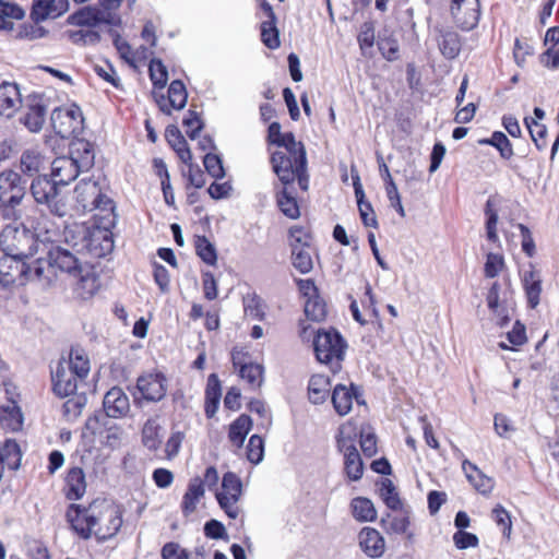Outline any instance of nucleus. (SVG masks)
<instances>
[{
  "mask_svg": "<svg viewBox=\"0 0 559 559\" xmlns=\"http://www.w3.org/2000/svg\"><path fill=\"white\" fill-rule=\"evenodd\" d=\"M75 201L82 212L99 211L97 221L90 233L87 249L96 255H105L114 247L110 228L115 225L114 202L102 193L98 182L92 179L81 180L75 189Z\"/></svg>",
  "mask_w": 559,
  "mask_h": 559,
  "instance_id": "1",
  "label": "nucleus"
},
{
  "mask_svg": "<svg viewBox=\"0 0 559 559\" xmlns=\"http://www.w3.org/2000/svg\"><path fill=\"white\" fill-rule=\"evenodd\" d=\"M67 519L84 539L92 534L99 539H108L117 534L122 524L118 508L107 500H94L88 507L71 504Z\"/></svg>",
  "mask_w": 559,
  "mask_h": 559,
  "instance_id": "2",
  "label": "nucleus"
},
{
  "mask_svg": "<svg viewBox=\"0 0 559 559\" xmlns=\"http://www.w3.org/2000/svg\"><path fill=\"white\" fill-rule=\"evenodd\" d=\"M81 169L68 156L56 157L51 162V173L49 176H38L37 204L46 205L47 209L57 216L66 214V204L59 199L58 187L67 186L73 181Z\"/></svg>",
  "mask_w": 559,
  "mask_h": 559,
  "instance_id": "3",
  "label": "nucleus"
},
{
  "mask_svg": "<svg viewBox=\"0 0 559 559\" xmlns=\"http://www.w3.org/2000/svg\"><path fill=\"white\" fill-rule=\"evenodd\" d=\"M8 368L0 361L1 384L4 388L5 402L0 403V427L5 432H17L23 428L24 416L20 406L21 394L17 386L5 377Z\"/></svg>",
  "mask_w": 559,
  "mask_h": 559,
  "instance_id": "4",
  "label": "nucleus"
},
{
  "mask_svg": "<svg viewBox=\"0 0 559 559\" xmlns=\"http://www.w3.org/2000/svg\"><path fill=\"white\" fill-rule=\"evenodd\" d=\"M83 265L70 251L56 247L48 251L46 258L37 259V280L49 285L55 280L57 270L76 276Z\"/></svg>",
  "mask_w": 559,
  "mask_h": 559,
  "instance_id": "5",
  "label": "nucleus"
},
{
  "mask_svg": "<svg viewBox=\"0 0 559 559\" xmlns=\"http://www.w3.org/2000/svg\"><path fill=\"white\" fill-rule=\"evenodd\" d=\"M357 436L356 429L346 424L340 427L336 438L337 449L344 454V472L352 481L359 480L364 474V463L355 444Z\"/></svg>",
  "mask_w": 559,
  "mask_h": 559,
  "instance_id": "6",
  "label": "nucleus"
},
{
  "mask_svg": "<svg viewBox=\"0 0 559 559\" xmlns=\"http://www.w3.org/2000/svg\"><path fill=\"white\" fill-rule=\"evenodd\" d=\"M346 341L335 329L319 330L313 341V348L317 359L326 365L340 362L344 359Z\"/></svg>",
  "mask_w": 559,
  "mask_h": 559,
  "instance_id": "7",
  "label": "nucleus"
},
{
  "mask_svg": "<svg viewBox=\"0 0 559 559\" xmlns=\"http://www.w3.org/2000/svg\"><path fill=\"white\" fill-rule=\"evenodd\" d=\"M32 269L20 255L0 258V285L3 288L24 286L31 278Z\"/></svg>",
  "mask_w": 559,
  "mask_h": 559,
  "instance_id": "8",
  "label": "nucleus"
},
{
  "mask_svg": "<svg viewBox=\"0 0 559 559\" xmlns=\"http://www.w3.org/2000/svg\"><path fill=\"white\" fill-rule=\"evenodd\" d=\"M242 485L240 478L231 472L224 474L222 480V490L216 492V499L219 507L230 519H237L240 513L238 506L241 496Z\"/></svg>",
  "mask_w": 559,
  "mask_h": 559,
  "instance_id": "9",
  "label": "nucleus"
},
{
  "mask_svg": "<svg viewBox=\"0 0 559 559\" xmlns=\"http://www.w3.org/2000/svg\"><path fill=\"white\" fill-rule=\"evenodd\" d=\"M83 116L76 105L69 108H56L51 114V126L61 138L70 139L82 129Z\"/></svg>",
  "mask_w": 559,
  "mask_h": 559,
  "instance_id": "10",
  "label": "nucleus"
},
{
  "mask_svg": "<svg viewBox=\"0 0 559 559\" xmlns=\"http://www.w3.org/2000/svg\"><path fill=\"white\" fill-rule=\"evenodd\" d=\"M450 13L459 28L472 31L480 19L479 0H451Z\"/></svg>",
  "mask_w": 559,
  "mask_h": 559,
  "instance_id": "11",
  "label": "nucleus"
},
{
  "mask_svg": "<svg viewBox=\"0 0 559 559\" xmlns=\"http://www.w3.org/2000/svg\"><path fill=\"white\" fill-rule=\"evenodd\" d=\"M81 382L66 366V358H61L51 369L52 392L61 399L74 395Z\"/></svg>",
  "mask_w": 559,
  "mask_h": 559,
  "instance_id": "12",
  "label": "nucleus"
},
{
  "mask_svg": "<svg viewBox=\"0 0 559 559\" xmlns=\"http://www.w3.org/2000/svg\"><path fill=\"white\" fill-rule=\"evenodd\" d=\"M136 389L145 401L158 402L166 395V379L159 373H147L138 378Z\"/></svg>",
  "mask_w": 559,
  "mask_h": 559,
  "instance_id": "13",
  "label": "nucleus"
},
{
  "mask_svg": "<svg viewBox=\"0 0 559 559\" xmlns=\"http://www.w3.org/2000/svg\"><path fill=\"white\" fill-rule=\"evenodd\" d=\"M23 197L21 177L13 170H5L0 174V202L15 206Z\"/></svg>",
  "mask_w": 559,
  "mask_h": 559,
  "instance_id": "14",
  "label": "nucleus"
},
{
  "mask_svg": "<svg viewBox=\"0 0 559 559\" xmlns=\"http://www.w3.org/2000/svg\"><path fill=\"white\" fill-rule=\"evenodd\" d=\"M105 415L110 418L126 417L130 412V401L121 388H111L104 396Z\"/></svg>",
  "mask_w": 559,
  "mask_h": 559,
  "instance_id": "15",
  "label": "nucleus"
},
{
  "mask_svg": "<svg viewBox=\"0 0 559 559\" xmlns=\"http://www.w3.org/2000/svg\"><path fill=\"white\" fill-rule=\"evenodd\" d=\"M360 396L359 388L352 383L350 386L337 384L333 389L331 399L335 412L340 416H345L352 411L354 400H356L358 404L365 403L360 401Z\"/></svg>",
  "mask_w": 559,
  "mask_h": 559,
  "instance_id": "16",
  "label": "nucleus"
},
{
  "mask_svg": "<svg viewBox=\"0 0 559 559\" xmlns=\"http://www.w3.org/2000/svg\"><path fill=\"white\" fill-rule=\"evenodd\" d=\"M79 281L74 287V294L82 300L92 298L99 288V278L95 267L90 264H84L76 273Z\"/></svg>",
  "mask_w": 559,
  "mask_h": 559,
  "instance_id": "17",
  "label": "nucleus"
},
{
  "mask_svg": "<svg viewBox=\"0 0 559 559\" xmlns=\"http://www.w3.org/2000/svg\"><path fill=\"white\" fill-rule=\"evenodd\" d=\"M435 32L441 55L450 60L456 58L462 47L460 35L451 27L445 26H435Z\"/></svg>",
  "mask_w": 559,
  "mask_h": 559,
  "instance_id": "18",
  "label": "nucleus"
},
{
  "mask_svg": "<svg viewBox=\"0 0 559 559\" xmlns=\"http://www.w3.org/2000/svg\"><path fill=\"white\" fill-rule=\"evenodd\" d=\"M273 171L283 186H289L294 182L297 158L287 152L276 151L271 156Z\"/></svg>",
  "mask_w": 559,
  "mask_h": 559,
  "instance_id": "19",
  "label": "nucleus"
},
{
  "mask_svg": "<svg viewBox=\"0 0 559 559\" xmlns=\"http://www.w3.org/2000/svg\"><path fill=\"white\" fill-rule=\"evenodd\" d=\"M69 158L81 171L88 170L94 165L95 154L93 144L85 139L75 138L69 143Z\"/></svg>",
  "mask_w": 559,
  "mask_h": 559,
  "instance_id": "20",
  "label": "nucleus"
},
{
  "mask_svg": "<svg viewBox=\"0 0 559 559\" xmlns=\"http://www.w3.org/2000/svg\"><path fill=\"white\" fill-rule=\"evenodd\" d=\"M358 543L362 552L369 558H379L384 554L383 536L373 527H364L358 534Z\"/></svg>",
  "mask_w": 559,
  "mask_h": 559,
  "instance_id": "21",
  "label": "nucleus"
},
{
  "mask_svg": "<svg viewBox=\"0 0 559 559\" xmlns=\"http://www.w3.org/2000/svg\"><path fill=\"white\" fill-rule=\"evenodd\" d=\"M187 98L188 93L185 84L180 80H175L168 87V102H166L164 95H160L159 98H156V103L164 114L170 115L173 108L182 109L187 104Z\"/></svg>",
  "mask_w": 559,
  "mask_h": 559,
  "instance_id": "22",
  "label": "nucleus"
},
{
  "mask_svg": "<svg viewBox=\"0 0 559 559\" xmlns=\"http://www.w3.org/2000/svg\"><path fill=\"white\" fill-rule=\"evenodd\" d=\"M522 284L525 290L528 306L536 308L540 300L542 294V275L540 272L530 266L523 271Z\"/></svg>",
  "mask_w": 559,
  "mask_h": 559,
  "instance_id": "23",
  "label": "nucleus"
},
{
  "mask_svg": "<svg viewBox=\"0 0 559 559\" xmlns=\"http://www.w3.org/2000/svg\"><path fill=\"white\" fill-rule=\"evenodd\" d=\"M66 366L69 370L76 376L81 381H84L91 371V361L87 353L80 346H72L68 358H66Z\"/></svg>",
  "mask_w": 559,
  "mask_h": 559,
  "instance_id": "24",
  "label": "nucleus"
},
{
  "mask_svg": "<svg viewBox=\"0 0 559 559\" xmlns=\"http://www.w3.org/2000/svg\"><path fill=\"white\" fill-rule=\"evenodd\" d=\"M353 177V185L355 190V197L357 199V205L359 210V214L362 221V224L367 227H378V221L374 214V211L372 209V205L369 202L365 201V192L362 189V186L360 183L359 175L356 173L354 175L352 173Z\"/></svg>",
  "mask_w": 559,
  "mask_h": 559,
  "instance_id": "25",
  "label": "nucleus"
},
{
  "mask_svg": "<svg viewBox=\"0 0 559 559\" xmlns=\"http://www.w3.org/2000/svg\"><path fill=\"white\" fill-rule=\"evenodd\" d=\"M21 102V94L16 84L2 83L0 85V115L13 116Z\"/></svg>",
  "mask_w": 559,
  "mask_h": 559,
  "instance_id": "26",
  "label": "nucleus"
},
{
  "mask_svg": "<svg viewBox=\"0 0 559 559\" xmlns=\"http://www.w3.org/2000/svg\"><path fill=\"white\" fill-rule=\"evenodd\" d=\"M462 468L467 479L477 491L483 495L491 492L495 484L492 478L486 476L475 464L468 460L463 461Z\"/></svg>",
  "mask_w": 559,
  "mask_h": 559,
  "instance_id": "27",
  "label": "nucleus"
},
{
  "mask_svg": "<svg viewBox=\"0 0 559 559\" xmlns=\"http://www.w3.org/2000/svg\"><path fill=\"white\" fill-rule=\"evenodd\" d=\"M233 364L239 366V376L252 388H259L263 382V367L259 364L242 362L240 353H233Z\"/></svg>",
  "mask_w": 559,
  "mask_h": 559,
  "instance_id": "28",
  "label": "nucleus"
},
{
  "mask_svg": "<svg viewBox=\"0 0 559 559\" xmlns=\"http://www.w3.org/2000/svg\"><path fill=\"white\" fill-rule=\"evenodd\" d=\"M68 22L71 25L93 27L100 22H107L109 24L116 25L120 22V19L111 17L110 20H106L99 11H96L91 8H85L70 15L68 17Z\"/></svg>",
  "mask_w": 559,
  "mask_h": 559,
  "instance_id": "29",
  "label": "nucleus"
},
{
  "mask_svg": "<svg viewBox=\"0 0 559 559\" xmlns=\"http://www.w3.org/2000/svg\"><path fill=\"white\" fill-rule=\"evenodd\" d=\"M86 491L85 475L82 468L73 467L69 469L66 477V497L69 500L81 499Z\"/></svg>",
  "mask_w": 559,
  "mask_h": 559,
  "instance_id": "30",
  "label": "nucleus"
},
{
  "mask_svg": "<svg viewBox=\"0 0 559 559\" xmlns=\"http://www.w3.org/2000/svg\"><path fill=\"white\" fill-rule=\"evenodd\" d=\"M21 457L20 445L15 440L9 439L0 443V480L3 476L4 466L16 469L20 466Z\"/></svg>",
  "mask_w": 559,
  "mask_h": 559,
  "instance_id": "31",
  "label": "nucleus"
},
{
  "mask_svg": "<svg viewBox=\"0 0 559 559\" xmlns=\"http://www.w3.org/2000/svg\"><path fill=\"white\" fill-rule=\"evenodd\" d=\"M165 138L168 144L177 153V156L182 163H190L192 159V153L187 144L186 139L181 134V131L176 126H168L165 131Z\"/></svg>",
  "mask_w": 559,
  "mask_h": 559,
  "instance_id": "32",
  "label": "nucleus"
},
{
  "mask_svg": "<svg viewBox=\"0 0 559 559\" xmlns=\"http://www.w3.org/2000/svg\"><path fill=\"white\" fill-rule=\"evenodd\" d=\"M69 9L68 0H37V22L55 20Z\"/></svg>",
  "mask_w": 559,
  "mask_h": 559,
  "instance_id": "33",
  "label": "nucleus"
},
{
  "mask_svg": "<svg viewBox=\"0 0 559 559\" xmlns=\"http://www.w3.org/2000/svg\"><path fill=\"white\" fill-rule=\"evenodd\" d=\"M331 390L330 378L323 374H313L308 384L309 400L313 404L325 402Z\"/></svg>",
  "mask_w": 559,
  "mask_h": 559,
  "instance_id": "34",
  "label": "nucleus"
},
{
  "mask_svg": "<svg viewBox=\"0 0 559 559\" xmlns=\"http://www.w3.org/2000/svg\"><path fill=\"white\" fill-rule=\"evenodd\" d=\"M204 496V486L200 478H193L182 498V511L186 515L192 513L197 509V503Z\"/></svg>",
  "mask_w": 559,
  "mask_h": 559,
  "instance_id": "35",
  "label": "nucleus"
},
{
  "mask_svg": "<svg viewBox=\"0 0 559 559\" xmlns=\"http://www.w3.org/2000/svg\"><path fill=\"white\" fill-rule=\"evenodd\" d=\"M252 420L248 415H240L229 426L228 439L237 448H241L251 428Z\"/></svg>",
  "mask_w": 559,
  "mask_h": 559,
  "instance_id": "36",
  "label": "nucleus"
},
{
  "mask_svg": "<svg viewBox=\"0 0 559 559\" xmlns=\"http://www.w3.org/2000/svg\"><path fill=\"white\" fill-rule=\"evenodd\" d=\"M24 10L12 2L0 0V29L11 31L13 28L12 20H23Z\"/></svg>",
  "mask_w": 559,
  "mask_h": 559,
  "instance_id": "37",
  "label": "nucleus"
},
{
  "mask_svg": "<svg viewBox=\"0 0 559 559\" xmlns=\"http://www.w3.org/2000/svg\"><path fill=\"white\" fill-rule=\"evenodd\" d=\"M353 515L360 522H372L377 518V511L371 500L357 497L352 500L350 503Z\"/></svg>",
  "mask_w": 559,
  "mask_h": 559,
  "instance_id": "38",
  "label": "nucleus"
},
{
  "mask_svg": "<svg viewBox=\"0 0 559 559\" xmlns=\"http://www.w3.org/2000/svg\"><path fill=\"white\" fill-rule=\"evenodd\" d=\"M276 199L278 207L285 216L293 219L299 217V206L294 194L289 192L288 186H283L282 190L276 193Z\"/></svg>",
  "mask_w": 559,
  "mask_h": 559,
  "instance_id": "39",
  "label": "nucleus"
},
{
  "mask_svg": "<svg viewBox=\"0 0 559 559\" xmlns=\"http://www.w3.org/2000/svg\"><path fill=\"white\" fill-rule=\"evenodd\" d=\"M381 523L385 526L388 533L406 534L408 539L413 538V533L408 531L411 521L409 516L404 513L400 515L388 514L382 518Z\"/></svg>",
  "mask_w": 559,
  "mask_h": 559,
  "instance_id": "40",
  "label": "nucleus"
},
{
  "mask_svg": "<svg viewBox=\"0 0 559 559\" xmlns=\"http://www.w3.org/2000/svg\"><path fill=\"white\" fill-rule=\"evenodd\" d=\"M292 261L294 267L301 274L309 273L313 267L310 247L304 248L300 245H293Z\"/></svg>",
  "mask_w": 559,
  "mask_h": 559,
  "instance_id": "41",
  "label": "nucleus"
},
{
  "mask_svg": "<svg viewBox=\"0 0 559 559\" xmlns=\"http://www.w3.org/2000/svg\"><path fill=\"white\" fill-rule=\"evenodd\" d=\"M275 145L285 148V152L289 155H294L299 162V165L305 163V158L307 157L305 146L301 142L296 141L292 132L283 133Z\"/></svg>",
  "mask_w": 559,
  "mask_h": 559,
  "instance_id": "42",
  "label": "nucleus"
},
{
  "mask_svg": "<svg viewBox=\"0 0 559 559\" xmlns=\"http://www.w3.org/2000/svg\"><path fill=\"white\" fill-rule=\"evenodd\" d=\"M478 143L480 145L495 146L499 151L500 156L504 159H510L513 156L512 144L501 131H495L489 139H481Z\"/></svg>",
  "mask_w": 559,
  "mask_h": 559,
  "instance_id": "43",
  "label": "nucleus"
},
{
  "mask_svg": "<svg viewBox=\"0 0 559 559\" xmlns=\"http://www.w3.org/2000/svg\"><path fill=\"white\" fill-rule=\"evenodd\" d=\"M71 396L72 397L67 400L62 406V413L67 421L76 420L81 416L87 403V397L85 394L75 393L74 395Z\"/></svg>",
  "mask_w": 559,
  "mask_h": 559,
  "instance_id": "44",
  "label": "nucleus"
},
{
  "mask_svg": "<svg viewBox=\"0 0 559 559\" xmlns=\"http://www.w3.org/2000/svg\"><path fill=\"white\" fill-rule=\"evenodd\" d=\"M160 426L156 419H147L142 429L143 444L151 451H156L160 445Z\"/></svg>",
  "mask_w": 559,
  "mask_h": 559,
  "instance_id": "45",
  "label": "nucleus"
},
{
  "mask_svg": "<svg viewBox=\"0 0 559 559\" xmlns=\"http://www.w3.org/2000/svg\"><path fill=\"white\" fill-rule=\"evenodd\" d=\"M380 496L389 509L394 511L401 509L402 502L391 479L384 478L381 481Z\"/></svg>",
  "mask_w": 559,
  "mask_h": 559,
  "instance_id": "46",
  "label": "nucleus"
},
{
  "mask_svg": "<svg viewBox=\"0 0 559 559\" xmlns=\"http://www.w3.org/2000/svg\"><path fill=\"white\" fill-rule=\"evenodd\" d=\"M195 250L197 254L201 258L203 262L209 265H214L217 261L216 249L213 243H211L206 237L198 236L195 239Z\"/></svg>",
  "mask_w": 559,
  "mask_h": 559,
  "instance_id": "47",
  "label": "nucleus"
},
{
  "mask_svg": "<svg viewBox=\"0 0 559 559\" xmlns=\"http://www.w3.org/2000/svg\"><path fill=\"white\" fill-rule=\"evenodd\" d=\"M525 124L536 147L543 150L546 146V126L538 122L535 118H525Z\"/></svg>",
  "mask_w": 559,
  "mask_h": 559,
  "instance_id": "48",
  "label": "nucleus"
},
{
  "mask_svg": "<svg viewBox=\"0 0 559 559\" xmlns=\"http://www.w3.org/2000/svg\"><path fill=\"white\" fill-rule=\"evenodd\" d=\"M261 39L270 49L280 47L278 29L276 21H264L261 25Z\"/></svg>",
  "mask_w": 559,
  "mask_h": 559,
  "instance_id": "49",
  "label": "nucleus"
},
{
  "mask_svg": "<svg viewBox=\"0 0 559 559\" xmlns=\"http://www.w3.org/2000/svg\"><path fill=\"white\" fill-rule=\"evenodd\" d=\"M148 71L153 85L157 88L165 87L168 80V72L159 59L151 60Z\"/></svg>",
  "mask_w": 559,
  "mask_h": 559,
  "instance_id": "50",
  "label": "nucleus"
},
{
  "mask_svg": "<svg viewBox=\"0 0 559 559\" xmlns=\"http://www.w3.org/2000/svg\"><path fill=\"white\" fill-rule=\"evenodd\" d=\"M359 47L362 55H367V51L374 45V23L371 21L364 22L360 26V31L357 37Z\"/></svg>",
  "mask_w": 559,
  "mask_h": 559,
  "instance_id": "51",
  "label": "nucleus"
},
{
  "mask_svg": "<svg viewBox=\"0 0 559 559\" xmlns=\"http://www.w3.org/2000/svg\"><path fill=\"white\" fill-rule=\"evenodd\" d=\"M264 456V441L258 436L250 437L247 445V457L253 464H259Z\"/></svg>",
  "mask_w": 559,
  "mask_h": 559,
  "instance_id": "52",
  "label": "nucleus"
},
{
  "mask_svg": "<svg viewBox=\"0 0 559 559\" xmlns=\"http://www.w3.org/2000/svg\"><path fill=\"white\" fill-rule=\"evenodd\" d=\"M106 418L107 416L102 413H95L94 415L90 416L85 421L83 436L95 437L96 435L103 433L104 427L107 421Z\"/></svg>",
  "mask_w": 559,
  "mask_h": 559,
  "instance_id": "53",
  "label": "nucleus"
},
{
  "mask_svg": "<svg viewBox=\"0 0 559 559\" xmlns=\"http://www.w3.org/2000/svg\"><path fill=\"white\" fill-rule=\"evenodd\" d=\"M203 164L210 176H212L215 179L224 178L225 170L223 167V162L219 156L207 153L203 158Z\"/></svg>",
  "mask_w": 559,
  "mask_h": 559,
  "instance_id": "54",
  "label": "nucleus"
},
{
  "mask_svg": "<svg viewBox=\"0 0 559 559\" xmlns=\"http://www.w3.org/2000/svg\"><path fill=\"white\" fill-rule=\"evenodd\" d=\"M69 37L74 44L95 45L100 40L98 32L93 29H80L70 32Z\"/></svg>",
  "mask_w": 559,
  "mask_h": 559,
  "instance_id": "55",
  "label": "nucleus"
},
{
  "mask_svg": "<svg viewBox=\"0 0 559 559\" xmlns=\"http://www.w3.org/2000/svg\"><path fill=\"white\" fill-rule=\"evenodd\" d=\"M163 559H190V552L182 548L178 543H166L160 551Z\"/></svg>",
  "mask_w": 559,
  "mask_h": 559,
  "instance_id": "56",
  "label": "nucleus"
},
{
  "mask_svg": "<svg viewBox=\"0 0 559 559\" xmlns=\"http://www.w3.org/2000/svg\"><path fill=\"white\" fill-rule=\"evenodd\" d=\"M305 313L312 321H321L325 318V305L319 299H308L305 304Z\"/></svg>",
  "mask_w": 559,
  "mask_h": 559,
  "instance_id": "57",
  "label": "nucleus"
},
{
  "mask_svg": "<svg viewBox=\"0 0 559 559\" xmlns=\"http://www.w3.org/2000/svg\"><path fill=\"white\" fill-rule=\"evenodd\" d=\"M492 516L498 526L502 527L504 536L509 537L512 530L510 513L500 504L492 510Z\"/></svg>",
  "mask_w": 559,
  "mask_h": 559,
  "instance_id": "58",
  "label": "nucleus"
},
{
  "mask_svg": "<svg viewBox=\"0 0 559 559\" xmlns=\"http://www.w3.org/2000/svg\"><path fill=\"white\" fill-rule=\"evenodd\" d=\"M183 126L187 128V134L191 140H194L203 128V123L194 110L188 111V116L183 119Z\"/></svg>",
  "mask_w": 559,
  "mask_h": 559,
  "instance_id": "59",
  "label": "nucleus"
},
{
  "mask_svg": "<svg viewBox=\"0 0 559 559\" xmlns=\"http://www.w3.org/2000/svg\"><path fill=\"white\" fill-rule=\"evenodd\" d=\"M503 267V258L497 253H488L485 263L486 277H496Z\"/></svg>",
  "mask_w": 559,
  "mask_h": 559,
  "instance_id": "60",
  "label": "nucleus"
},
{
  "mask_svg": "<svg viewBox=\"0 0 559 559\" xmlns=\"http://www.w3.org/2000/svg\"><path fill=\"white\" fill-rule=\"evenodd\" d=\"M453 542L456 548L466 549L469 547H476L478 545V537L465 531H457L453 535Z\"/></svg>",
  "mask_w": 559,
  "mask_h": 559,
  "instance_id": "61",
  "label": "nucleus"
},
{
  "mask_svg": "<svg viewBox=\"0 0 559 559\" xmlns=\"http://www.w3.org/2000/svg\"><path fill=\"white\" fill-rule=\"evenodd\" d=\"M379 50L381 51L382 56L389 60L393 61L397 59L399 53V44L396 39L394 38H384L379 40L378 43Z\"/></svg>",
  "mask_w": 559,
  "mask_h": 559,
  "instance_id": "62",
  "label": "nucleus"
},
{
  "mask_svg": "<svg viewBox=\"0 0 559 559\" xmlns=\"http://www.w3.org/2000/svg\"><path fill=\"white\" fill-rule=\"evenodd\" d=\"M360 448L368 457L377 453V437L372 432L360 431Z\"/></svg>",
  "mask_w": 559,
  "mask_h": 559,
  "instance_id": "63",
  "label": "nucleus"
},
{
  "mask_svg": "<svg viewBox=\"0 0 559 559\" xmlns=\"http://www.w3.org/2000/svg\"><path fill=\"white\" fill-rule=\"evenodd\" d=\"M153 276L162 293H167L170 282L168 270L162 264L154 263Z\"/></svg>",
  "mask_w": 559,
  "mask_h": 559,
  "instance_id": "64",
  "label": "nucleus"
}]
</instances>
